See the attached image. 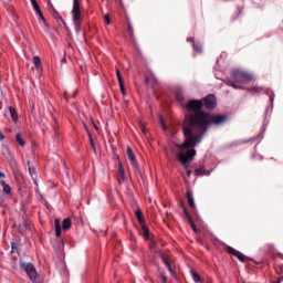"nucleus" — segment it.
Wrapping results in <instances>:
<instances>
[{"mask_svg":"<svg viewBox=\"0 0 283 283\" xmlns=\"http://www.w3.org/2000/svg\"><path fill=\"white\" fill-rule=\"evenodd\" d=\"M57 249H65V241H63V239H60L59 242H57Z\"/></svg>","mask_w":283,"mask_h":283,"instance_id":"39","label":"nucleus"},{"mask_svg":"<svg viewBox=\"0 0 283 283\" xmlns=\"http://www.w3.org/2000/svg\"><path fill=\"white\" fill-rule=\"evenodd\" d=\"M20 269L27 273L29 280H31L32 283H41V277L39 276V272H36L34 263L25 262L21 259Z\"/></svg>","mask_w":283,"mask_h":283,"instance_id":"6","label":"nucleus"},{"mask_svg":"<svg viewBox=\"0 0 283 283\" xmlns=\"http://www.w3.org/2000/svg\"><path fill=\"white\" fill-rule=\"evenodd\" d=\"M0 178H6V172L0 170Z\"/></svg>","mask_w":283,"mask_h":283,"instance_id":"58","label":"nucleus"},{"mask_svg":"<svg viewBox=\"0 0 283 283\" xmlns=\"http://www.w3.org/2000/svg\"><path fill=\"white\" fill-rule=\"evenodd\" d=\"M260 160H264V156L260 155Z\"/></svg>","mask_w":283,"mask_h":283,"instance_id":"60","label":"nucleus"},{"mask_svg":"<svg viewBox=\"0 0 283 283\" xmlns=\"http://www.w3.org/2000/svg\"><path fill=\"white\" fill-rule=\"evenodd\" d=\"M264 93L269 96L268 105L265 107L264 116H263V124H262V132L249 139H238L228 145L229 148L231 147H239V145H247V143H255V140L262 142L264 139V134L266 133V128L269 127V112H273V103H275V92L272 88H265Z\"/></svg>","mask_w":283,"mask_h":283,"instance_id":"3","label":"nucleus"},{"mask_svg":"<svg viewBox=\"0 0 283 283\" xmlns=\"http://www.w3.org/2000/svg\"><path fill=\"white\" fill-rule=\"evenodd\" d=\"M0 185L4 196H10V193H12V187H10V185L7 184L3 179L0 180Z\"/></svg>","mask_w":283,"mask_h":283,"instance_id":"14","label":"nucleus"},{"mask_svg":"<svg viewBox=\"0 0 283 283\" xmlns=\"http://www.w3.org/2000/svg\"><path fill=\"white\" fill-rule=\"evenodd\" d=\"M192 50L197 54H202V43H200V41H196V43L192 44Z\"/></svg>","mask_w":283,"mask_h":283,"instance_id":"23","label":"nucleus"},{"mask_svg":"<svg viewBox=\"0 0 283 283\" xmlns=\"http://www.w3.org/2000/svg\"><path fill=\"white\" fill-rule=\"evenodd\" d=\"M139 127L144 134H147V127H145V124L140 123Z\"/></svg>","mask_w":283,"mask_h":283,"instance_id":"48","label":"nucleus"},{"mask_svg":"<svg viewBox=\"0 0 283 283\" xmlns=\"http://www.w3.org/2000/svg\"><path fill=\"white\" fill-rule=\"evenodd\" d=\"M176 96L181 109L187 113L181 126L184 142L178 147H189L193 136L202 125L205 114L208 112L202 108L205 107L202 99L186 97L180 91L177 92Z\"/></svg>","mask_w":283,"mask_h":283,"instance_id":"1","label":"nucleus"},{"mask_svg":"<svg viewBox=\"0 0 283 283\" xmlns=\"http://www.w3.org/2000/svg\"><path fill=\"white\" fill-rule=\"evenodd\" d=\"M48 10H49V12H52V11L55 10V9H54V4H52V2H49V3H48Z\"/></svg>","mask_w":283,"mask_h":283,"instance_id":"49","label":"nucleus"},{"mask_svg":"<svg viewBox=\"0 0 283 283\" xmlns=\"http://www.w3.org/2000/svg\"><path fill=\"white\" fill-rule=\"evenodd\" d=\"M181 209L184 214L186 216L187 220L191 219V213H189V210L187 209V206H185L184 203L181 205Z\"/></svg>","mask_w":283,"mask_h":283,"instance_id":"33","label":"nucleus"},{"mask_svg":"<svg viewBox=\"0 0 283 283\" xmlns=\"http://www.w3.org/2000/svg\"><path fill=\"white\" fill-rule=\"evenodd\" d=\"M134 174H135L137 180H145V177L143 176V169L137 168L134 170Z\"/></svg>","mask_w":283,"mask_h":283,"instance_id":"27","label":"nucleus"},{"mask_svg":"<svg viewBox=\"0 0 283 283\" xmlns=\"http://www.w3.org/2000/svg\"><path fill=\"white\" fill-rule=\"evenodd\" d=\"M83 126H84V129H85V132H86V136H87L88 138H92V133L90 132V128L87 127V124H83Z\"/></svg>","mask_w":283,"mask_h":283,"instance_id":"42","label":"nucleus"},{"mask_svg":"<svg viewBox=\"0 0 283 283\" xmlns=\"http://www.w3.org/2000/svg\"><path fill=\"white\" fill-rule=\"evenodd\" d=\"M76 96H78V91H74L72 98H76Z\"/></svg>","mask_w":283,"mask_h":283,"instance_id":"55","label":"nucleus"},{"mask_svg":"<svg viewBox=\"0 0 283 283\" xmlns=\"http://www.w3.org/2000/svg\"><path fill=\"white\" fill-rule=\"evenodd\" d=\"M130 164L134 170L140 169V165L138 164L137 159L130 160Z\"/></svg>","mask_w":283,"mask_h":283,"instance_id":"35","label":"nucleus"},{"mask_svg":"<svg viewBox=\"0 0 283 283\" xmlns=\"http://www.w3.org/2000/svg\"><path fill=\"white\" fill-rule=\"evenodd\" d=\"M126 193H127V196H129L132 198L134 196V190H132V188H129V186H126Z\"/></svg>","mask_w":283,"mask_h":283,"instance_id":"43","label":"nucleus"},{"mask_svg":"<svg viewBox=\"0 0 283 283\" xmlns=\"http://www.w3.org/2000/svg\"><path fill=\"white\" fill-rule=\"evenodd\" d=\"M187 42L191 43V45H193V43H196V38H193V36L187 38Z\"/></svg>","mask_w":283,"mask_h":283,"instance_id":"50","label":"nucleus"},{"mask_svg":"<svg viewBox=\"0 0 283 283\" xmlns=\"http://www.w3.org/2000/svg\"><path fill=\"white\" fill-rule=\"evenodd\" d=\"M104 22L106 23V25H111L112 24V18L109 17V13H106L104 15Z\"/></svg>","mask_w":283,"mask_h":283,"instance_id":"37","label":"nucleus"},{"mask_svg":"<svg viewBox=\"0 0 283 283\" xmlns=\"http://www.w3.org/2000/svg\"><path fill=\"white\" fill-rule=\"evenodd\" d=\"M243 90H245V92H255V94H260V91L263 88L260 86H251V87H245Z\"/></svg>","mask_w":283,"mask_h":283,"instance_id":"28","label":"nucleus"},{"mask_svg":"<svg viewBox=\"0 0 283 283\" xmlns=\"http://www.w3.org/2000/svg\"><path fill=\"white\" fill-rule=\"evenodd\" d=\"M0 140H6V135L3 134V132H1V129H0Z\"/></svg>","mask_w":283,"mask_h":283,"instance_id":"53","label":"nucleus"},{"mask_svg":"<svg viewBox=\"0 0 283 283\" xmlns=\"http://www.w3.org/2000/svg\"><path fill=\"white\" fill-rule=\"evenodd\" d=\"M88 140H90L93 151H96V145L94 144V138L91 136V138H88Z\"/></svg>","mask_w":283,"mask_h":283,"instance_id":"44","label":"nucleus"},{"mask_svg":"<svg viewBox=\"0 0 283 283\" xmlns=\"http://www.w3.org/2000/svg\"><path fill=\"white\" fill-rule=\"evenodd\" d=\"M161 282L168 283L167 275L165 273H160Z\"/></svg>","mask_w":283,"mask_h":283,"instance_id":"46","label":"nucleus"},{"mask_svg":"<svg viewBox=\"0 0 283 283\" xmlns=\"http://www.w3.org/2000/svg\"><path fill=\"white\" fill-rule=\"evenodd\" d=\"M135 216H136V219L138 220L139 224H143V222H145V218H143V210H140V208H138L135 211Z\"/></svg>","mask_w":283,"mask_h":283,"instance_id":"26","label":"nucleus"},{"mask_svg":"<svg viewBox=\"0 0 283 283\" xmlns=\"http://www.w3.org/2000/svg\"><path fill=\"white\" fill-rule=\"evenodd\" d=\"M202 103L206 109H216L218 106V98L213 94H208L203 98Z\"/></svg>","mask_w":283,"mask_h":283,"instance_id":"10","label":"nucleus"},{"mask_svg":"<svg viewBox=\"0 0 283 283\" xmlns=\"http://www.w3.org/2000/svg\"><path fill=\"white\" fill-rule=\"evenodd\" d=\"M140 224V235H143L144 240H149V227L143 221Z\"/></svg>","mask_w":283,"mask_h":283,"instance_id":"13","label":"nucleus"},{"mask_svg":"<svg viewBox=\"0 0 283 283\" xmlns=\"http://www.w3.org/2000/svg\"><path fill=\"white\" fill-rule=\"evenodd\" d=\"M119 90H120V92H122V94L124 96H127V90H125V83L124 84H119Z\"/></svg>","mask_w":283,"mask_h":283,"instance_id":"41","label":"nucleus"},{"mask_svg":"<svg viewBox=\"0 0 283 283\" xmlns=\"http://www.w3.org/2000/svg\"><path fill=\"white\" fill-rule=\"evenodd\" d=\"M31 6L35 12V14H41V7L39 6V2H36V0H30Z\"/></svg>","mask_w":283,"mask_h":283,"instance_id":"25","label":"nucleus"},{"mask_svg":"<svg viewBox=\"0 0 283 283\" xmlns=\"http://www.w3.org/2000/svg\"><path fill=\"white\" fill-rule=\"evenodd\" d=\"M33 65L39 72H43V62L41 61V56L35 55L33 56Z\"/></svg>","mask_w":283,"mask_h":283,"instance_id":"16","label":"nucleus"},{"mask_svg":"<svg viewBox=\"0 0 283 283\" xmlns=\"http://www.w3.org/2000/svg\"><path fill=\"white\" fill-rule=\"evenodd\" d=\"M1 147H2V156H4V158L10 163H17V159L12 155V151H10V146H8V144H2Z\"/></svg>","mask_w":283,"mask_h":283,"instance_id":"11","label":"nucleus"},{"mask_svg":"<svg viewBox=\"0 0 283 283\" xmlns=\"http://www.w3.org/2000/svg\"><path fill=\"white\" fill-rule=\"evenodd\" d=\"M14 251H17L18 255H19V249L17 248V243L15 242H11V251H10V253H14Z\"/></svg>","mask_w":283,"mask_h":283,"instance_id":"38","label":"nucleus"},{"mask_svg":"<svg viewBox=\"0 0 283 283\" xmlns=\"http://www.w3.org/2000/svg\"><path fill=\"white\" fill-rule=\"evenodd\" d=\"M206 170H207V168H205V166H201L200 168H197L195 170V174H196L197 177L205 176Z\"/></svg>","mask_w":283,"mask_h":283,"instance_id":"29","label":"nucleus"},{"mask_svg":"<svg viewBox=\"0 0 283 283\" xmlns=\"http://www.w3.org/2000/svg\"><path fill=\"white\" fill-rule=\"evenodd\" d=\"M70 229H72L71 218L63 219L62 227H61V220L59 218L54 219V231H55L56 238H61L63 231H70Z\"/></svg>","mask_w":283,"mask_h":283,"instance_id":"8","label":"nucleus"},{"mask_svg":"<svg viewBox=\"0 0 283 283\" xmlns=\"http://www.w3.org/2000/svg\"><path fill=\"white\" fill-rule=\"evenodd\" d=\"M39 17V21H43L45 25H48V20L45 19V15H43V11L36 14Z\"/></svg>","mask_w":283,"mask_h":283,"instance_id":"36","label":"nucleus"},{"mask_svg":"<svg viewBox=\"0 0 283 283\" xmlns=\"http://www.w3.org/2000/svg\"><path fill=\"white\" fill-rule=\"evenodd\" d=\"M91 123L96 132H98V125H96V122H94V118H91Z\"/></svg>","mask_w":283,"mask_h":283,"instance_id":"52","label":"nucleus"},{"mask_svg":"<svg viewBox=\"0 0 283 283\" xmlns=\"http://www.w3.org/2000/svg\"><path fill=\"white\" fill-rule=\"evenodd\" d=\"M231 78L227 80V85L233 87V90H244V87L235 83H251V81H253V75L240 69H235L231 72Z\"/></svg>","mask_w":283,"mask_h":283,"instance_id":"5","label":"nucleus"},{"mask_svg":"<svg viewBox=\"0 0 283 283\" xmlns=\"http://www.w3.org/2000/svg\"><path fill=\"white\" fill-rule=\"evenodd\" d=\"M15 143H18L20 147H25V139L21 133L15 134Z\"/></svg>","mask_w":283,"mask_h":283,"instance_id":"22","label":"nucleus"},{"mask_svg":"<svg viewBox=\"0 0 283 283\" xmlns=\"http://www.w3.org/2000/svg\"><path fill=\"white\" fill-rule=\"evenodd\" d=\"M82 35H83V39H84V41H85V33H82Z\"/></svg>","mask_w":283,"mask_h":283,"instance_id":"61","label":"nucleus"},{"mask_svg":"<svg viewBox=\"0 0 283 283\" xmlns=\"http://www.w3.org/2000/svg\"><path fill=\"white\" fill-rule=\"evenodd\" d=\"M170 275H172V277H176V271L174 270V268H171V265L169 268H167Z\"/></svg>","mask_w":283,"mask_h":283,"instance_id":"45","label":"nucleus"},{"mask_svg":"<svg viewBox=\"0 0 283 283\" xmlns=\"http://www.w3.org/2000/svg\"><path fill=\"white\" fill-rule=\"evenodd\" d=\"M145 83H149V77H146V78H145Z\"/></svg>","mask_w":283,"mask_h":283,"instance_id":"59","label":"nucleus"},{"mask_svg":"<svg viewBox=\"0 0 283 283\" xmlns=\"http://www.w3.org/2000/svg\"><path fill=\"white\" fill-rule=\"evenodd\" d=\"M3 116H4V118H7V116H8V115H7V114H4Z\"/></svg>","mask_w":283,"mask_h":283,"instance_id":"63","label":"nucleus"},{"mask_svg":"<svg viewBox=\"0 0 283 283\" xmlns=\"http://www.w3.org/2000/svg\"><path fill=\"white\" fill-rule=\"evenodd\" d=\"M27 165H28L29 174H30L35 187H39V181L36 180V168H34V166H31L30 161H28Z\"/></svg>","mask_w":283,"mask_h":283,"instance_id":"12","label":"nucleus"},{"mask_svg":"<svg viewBox=\"0 0 283 283\" xmlns=\"http://www.w3.org/2000/svg\"><path fill=\"white\" fill-rule=\"evenodd\" d=\"M20 211H23V213L25 214V205H21Z\"/></svg>","mask_w":283,"mask_h":283,"instance_id":"54","label":"nucleus"},{"mask_svg":"<svg viewBox=\"0 0 283 283\" xmlns=\"http://www.w3.org/2000/svg\"><path fill=\"white\" fill-rule=\"evenodd\" d=\"M188 223L190 224V228L192 229V231H195V233H197L198 232V227L196 226V221L193 220V217L188 219Z\"/></svg>","mask_w":283,"mask_h":283,"instance_id":"30","label":"nucleus"},{"mask_svg":"<svg viewBox=\"0 0 283 283\" xmlns=\"http://www.w3.org/2000/svg\"><path fill=\"white\" fill-rule=\"evenodd\" d=\"M45 207H46V209H50V206L46 205Z\"/></svg>","mask_w":283,"mask_h":283,"instance_id":"62","label":"nucleus"},{"mask_svg":"<svg viewBox=\"0 0 283 283\" xmlns=\"http://www.w3.org/2000/svg\"><path fill=\"white\" fill-rule=\"evenodd\" d=\"M32 154H34V151H36V145H33L31 148Z\"/></svg>","mask_w":283,"mask_h":283,"instance_id":"56","label":"nucleus"},{"mask_svg":"<svg viewBox=\"0 0 283 283\" xmlns=\"http://www.w3.org/2000/svg\"><path fill=\"white\" fill-rule=\"evenodd\" d=\"M227 251L230 255H233L234 258H238L243 264L247 262V260H250V262H253V259L251 256H247V254L238 251L231 245H227Z\"/></svg>","mask_w":283,"mask_h":283,"instance_id":"9","label":"nucleus"},{"mask_svg":"<svg viewBox=\"0 0 283 283\" xmlns=\"http://www.w3.org/2000/svg\"><path fill=\"white\" fill-rule=\"evenodd\" d=\"M180 144H176L177 149H186V151L180 150L177 154V160L182 165V167L186 169V174L188 178H191V169H189V166L191 163H193V159L196 156H198V150H196V147H179Z\"/></svg>","mask_w":283,"mask_h":283,"instance_id":"4","label":"nucleus"},{"mask_svg":"<svg viewBox=\"0 0 283 283\" xmlns=\"http://www.w3.org/2000/svg\"><path fill=\"white\" fill-rule=\"evenodd\" d=\"M126 154L128 156V160H136V154L134 153V149H132L130 146H127Z\"/></svg>","mask_w":283,"mask_h":283,"instance_id":"24","label":"nucleus"},{"mask_svg":"<svg viewBox=\"0 0 283 283\" xmlns=\"http://www.w3.org/2000/svg\"><path fill=\"white\" fill-rule=\"evenodd\" d=\"M227 120H229V115L227 114H211L209 112L203 113V120L201 122L199 128L195 133V136L192 137L188 147H198V145L202 143L205 136L207 135V132H209V129L211 128V125L220 127V125H224Z\"/></svg>","mask_w":283,"mask_h":283,"instance_id":"2","label":"nucleus"},{"mask_svg":"<svg viewBox=\"0 0 283 283\" xmlns=\"http://www.w3.org/2000/svg\"><path fill=\"white\" fill-rule=\"evenodd\" d=\"M8 111L10 113V116L13 123H19V113H17V108H14V106H9Z\"/></svg>","mask_w":283,"mask_h":283,"instance_id":"17","label":"nucleus"},{"mask_svg":"<svg viewBox=\"0 0 283 283\" xmlns=\"http://www.w3.org/2000/svg\"><path fill=\"white\" fill-rule=\"evenodd\" d=\"M51 14H52L53 19H56V21H61L62 25L67 28V22H65V20H63V17L59 15V11L56 9H53V11H51Z\"/></svg>","mask_w":283,"mask_h":283,"instance_id":"18","label":"nucleus"},{"mask_svg":"<svg viewBox=\"0 0 283 283\" xmlns=\"http://www.w3.org/2000/svg\"><path fill=\"white\" fill-rule=\"evenodd\" d=\"M116 76H117V81H118V85H122L125 83V81L123 80V74L120 73V70H116Z\"/></svg>","mask_w":283,"mask_h":283,"instance_id":"32","label":"nucleus"},{"mask_svg":"<svg viewBox=\"0 0 283 283\" xmlns=\"http://www.w3.org/2000/svg\"><path fill=\"white\" fill-rule=\"evenodd\" d=\"M252 158H255V155H252Z\"/></svg>","mask_w":283,"mask_h":283,"instance_id":"64","label":"nucleus"},{"mask_svg":"<svg viewBox=\"0 0 283 283\" xmlns=\"http://www.w3.org/2000/svg\"><path fill=\"white\" fill-rule=\"evenodd\" d=\"M161 127L164 132H167V124L165 123V118L161 117Z\"/></svg>","mask_w":283,"mask_h":283,"instance_id":"51","label":"nucleus"},{"mask_svg":"<svg viewBox=\"0 0 283 283\" xmlns=\"http://www.w3.org/2000/svg\"><path fill=\"white\" fill-rule=\"evenodd\" d=\"M243 10H244L243 7H238V8H237V15H235V17H232V19H233V20H234V19H238V15H239V14H242Z\"/></svg>","mask_w":283,"mask_h":283,"instance_id":"40","label":"nucleus"},{"mask_svg":"<svg viewBox=\"0 0 283 283\" xmlns=\"http://www.w3.org/2000/svg\"><path fill=\"white\" fill-rule=\"evenodd\" d=\"M118 174L122 178V182H125V180H127V176L125 175V166H123L122 161L118 163Z\"/></svg>","mask_w":283,"mask_h":283,"instance_id":"20","label":"nucleus"},{"mask_svg":"<svg viewBox=\"0 0 283 283\" xmlns=\"http://www.w3.org/2000/svg\"><path fill=\"white\" fill-rule=\"evenodd\" d=\"M186 198L188 200L189 207H191V209H197L196 199L193 198V193H191V191L186 192Z\"/></svg>","mask_w":283,"mask_h":283,"instance_id":"15","label":"nucleus"},{"mask_svg":"<svg viewBox=\"0 0 283 283\" xmlns=\"http://www.w3.org/2000/svg\"><path fill=\"white\" fill-rule=\"evenodd\" d=\"M23 228L30 229V222L25 218H23V224H21V223L18 224V231H19L20 235H22V237L24 235Z\"/></svg>","mask_w":283,"mask_h":283,"instance_id":"19","label":"nucleus"},{"mask_svg":"<svg viewBox=\"0 0 283 283\" xmlns=\"http://www.w3.org/2000/svg\"><path fill=\"white\" fill-rule=\"evenodd\" d=\"M71 12H72L74 31L76 34H81V30H83V27L81 24V1L73 0V9Z\"/></svg>","mask_w":283,"mask_h":283,"instance_id":"7","label":"nucleus"},{"mask_svg":"<svg viewBox=\"0 0 283 283\" xmlns=\"http://www.w3.org/2000/svg\"><path fill=\"white\" fill-rule=\"evenodd\" d=\"M128 33L132 41L136 42V35H134V27H132V23H128Z\"/></svg>","mask_w":283,"mask_h":283,"instance_id":"31","label":"nucleus"},{"mask_svg":"<svg viewBox=\"0 0 283 283\" xmlns=\"http://www.w3.org/2000/svg\"><path fill=\"white\" fill-rule=\"evenodd\" d=\"M190 274H191V277H192V281L195 283H200L202 282V277L200 276V274L198 272H196L195 270H190Z\"/></svg>","mask_w":283,"mask_h":283,"instance_id":"21","label":"nucleus"},{"mask_svg":"<svg viewBox=\"0 0 283 283\" xmlns=\"http://www.w3.org/2000/svg\"><path fill=\"white\" fill-rule=\"evenodd\" d=\"M213 171H216V167H213L212 169L206 170L205 176H210L211 174H213Z\"/></svg>","mask_w":283,"mask_h":283,"instance_id":"47","label":"nucleus"},{"mask_svg":"<svg viewBox=\"0 0 283 283\" xmlns=\"http://www.w3.org/2000/svg\"><path fill=\"white\" fill-rule=\"evenodd\" d=\"M161 262H164V264L167 269H169V266H171V262L169 261V258H167L166 255H161Z\"/></svg>","mask_w":283,"mask_h":283,"instance_id":"34","label":"nucleus"},{"mask_svg":"<svg viewBox=\"0 0 283 283\" xmlns=\"http://www.w3.org/2000/svg\"><path fill=\"white\" fill-rule=\"evenodd\" d=\"M279 271H280V273H283V264L279 265Z\"/></svg>","mask_w":283,"mask_h":283,"instance_id":"57","label":"nucleus"}]
</instances>
